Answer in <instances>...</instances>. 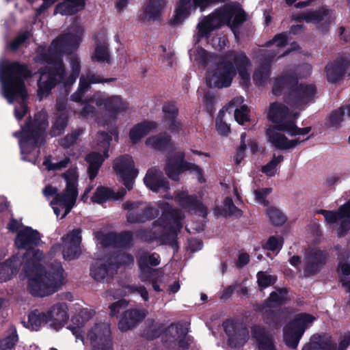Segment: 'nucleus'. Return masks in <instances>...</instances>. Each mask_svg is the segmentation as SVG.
Returning a JSON list of instances; mask_svg holds the SVG:
<instances>
[{
    "mask_svg": "<svg viewBox=\"0 0 350 350\" xmlns=\"http://www.w3.org/2000/svg\"><path fill=\"white\" fill-rule=\"evenodd\" d=\"M188 329L179 323H172L166 329V334L176 340L182 335H187Z\"/></svg>",
    "mask_w": 350,
    "mask_h": 350,
    "instance_id": "obj_59",
    "label": "nucleus"
},
{
    "mask_svg": "<svg viewBox=\"0 0 350 350\" xmlns=\"http://www.w3.org/2000/svg\"><path fill=\"white\" fill-rule=\"evenodd\" d=\"M224 111L220 110L215 120L216 129L219 134L228 136L230 133V125L224 121Z\"/></svg>",
    "mask_w": 350,
    "mask_h": 350,
    "instance_id": "obj_62",
    "label": "nucleus"
},
{
    "mask_svg": "<svg viewBox=\"0 0 350 350\" xmlns=\"http://www.w3.org/2000/svg\"><path fill=\"white\" fill-rule=\"evenodd\" d=\"M222 326L228 336V345L231 348H240L248 340V329L239 321L228 319L223 322Z\"/></svg>",
    "mask_w": 350,
    "mask_h": 350,
    "instance_id": "obj_8",
    "label": "nucleus"
},
{
    "mask_svg": "<svg viewBox=\"0 0 350 350\" xmlns=\"http://www.w3.org/2000/svg\"><path fill=\"white\" fill-rule=\"evenodd\" d=\"M349 66L350 57L346 55H340L334 62H329L325 66L327 81L332 83L339 81Z\"/></svg>",
    "mask_w": 350,
    "mask_h": 350,
    "instance_id": "obj_16",
    "label": "nucleus"
},
{
    "mask_svg": "<svg viewBox=\"0 0 350 350\" xmlns=\"http://www.w3.org/2000/svg\"><path fill=\"white\" fill-rule=\"evenodd\" d=\"M147 312L144 309L131 308L125 310L119 321L118 328L127 332L136 327L146 318Z\"/></svg>",
    "mask_w": 350,
    "mask_h": 350,
    "instance_id": "obj_19",
    "label": "nucleus"
},
{
    "mask_svg": "<svg viewBox=\"0 0 350 350\" xmlns=\"http://www.w3.org/2000/svg\"><path fill=\"white\" fill-rule=\"evenodd\" d=\"M146 144L156 150L164 152L172 147V137L165 133H159L148 137L146 140Z\"/></svg>",
    "mask_w": 350,
    "mask_h": 350,
    "instance_id": "obj_32",
    "label": "nucleus"
},
{
    "mask_svg": "<svg viewBox=\"0 0 350 350\" xmlns=\"http://www.w3.org/2000/svg\"><path fill=\"white\" fill-rule=\"evenodd\" d=\"M251 334L257 345L271 338L265 327L260 325H255L251 327Z\"/></svg>",
    "mask_w": 350,
    "mask_h": 350,
    "instance_id": "obj_58",
    "label": "nucleus"
},
{
    "mask_svg": "<svg viewBox=\"0 0 350 350\" xmlns=\"http://www.w3.org/2000/svg\"><path fill=\"white\" fill-rule=\"evenodd\" d=\"M115 192L107 187H98L93 196L92 197V201L97 204H103L109 200H113Z\"/></svg>",
    "mask_w": 350,
    "mask_h": 350,
    "instance_id": "obj_51",
    "label": "nucleus"
},
{
    "mask_svg": "<svg viewBox=\"0 0 350 350\" xmlns=\"http://www.w3.org/2000/svg\"><path fill=\"white\" fill-rule=\"evenodd\" d=\"M109 262L107 257L105 260L100 259L93 262L90 268L91 277L97 282H104L106 278L113 277L116 273Z\"/></svg>",
    "mask_w": 350,
    "mask_h": 350,
    "instance_id": "obj_26",
    "label": "nucleus"
},
{
    "mask_svg": "<svg viewBox=\"0 0 350 350\" xmlns=\"http://www.w3.org/2000/svg\"><path fill=\"white\" fill-rule=\"evenodd\" d=\"M43 252L32 247L23 256L24 270L28 278L27 290L33 297H44L59 291L64 283V269L61 262L55 260L44 268L40 263Z\"/></svg>",
    "mask_w": 350,
    "mask_h": 350,
    "instance_id": "obj_1",
    "label": "nucleus"
},
{
    "mask_svg": "<svg viewBox=\"0 0 350 350\" xmlns=\"http://www.w3.org/2000/svg\"><path fill=\"white\" fill-rule=\"evenodd\" d=\"M92 58L94 61L98 62L110 64L111 58L107 43L104 42L97 44Z\"/></svg>",
    "mask_w": 350,
    "mask_h": 350,
    "instance_id": "obj_46",
    "label": "nucleus"
},
{
    "mask_svg": "<svg viewBox=\"0 0 350 350\" xmlns=\"http://www.w3.org/2000/svg\"><path fill=\"white\" fill-rule=\"evenodd\" d=\"M49 316L46 312H39L38 310L29 312L28 315V323L31 329L38 331L42 324L49 323Z\"/></svg>",
    "mask_w": 350,
    "mask_h": 350,
    "instance_id": "obj_41",
    "label": "nucleus"
},
{
    "mask_svg": "<svg viewBox=\"0 0 350 350\" xmlns=\"http://www.w3.org/2000/svg\"><path fill=\"white\" fill-rule=\"evenodd\" d=\"M31 71L25 63L13 61L0 66V81L5 98L9 103H13L17 98L22 100L20 109H14L15 117L18 121L21 120L28 111L26 103L28 93L25 79L31 78Z\"/></svg>",
    "mask_w": 350,
    "mask_h": 350,
    "instance_id": "obj_2",
    "label": "nucleus"
},
{
    "mask_svg": "<svg viewBox=\"0 0 350 350\" xmlns=\"http://www.w3.org/2000/svg\"><path fill=\"white\" fill-rule=\"evenodd\" d=\"M116 247H129L133 242V234L131 231L116 232Z\"/></svg>",
    "mask_w": 350,
    "mask_h": 350,
    "instance_id": "obj_56",
    "label": "nucleus"
},
{
    "mask_svg": "<svg viewBox=\"0 0 350 350\" xmlns=\"http://www.w3.org/2000/svg\"><path fill=\"white\" fill-rule=\"evenodd\" d=\"M81 228H75L68 233L62 239L64 242L63 256L65 260H72L78 258L81 255L80 245L81 243Z\"/></svg>",
    "mask_w": 350,
    "mask_h": 350,
    "instance_id": "obj_14",
    "label": "nucleus"
},
{
    "mask_svg": "<svg viewBox=\"0 0 350 350\" xmlns=\"http://www.w3.org/2000/svg\"><path fill=\"white\" fill-rule=\"evenodd\" d=\"M236 75L232 62L223 59L217 63L211 79L207 80V85L219 89L230 87Z\"/></svg>",
    "mask_w": 350,
    "mask_h": 350,
    "instance_id": "obj_6",
    "label": "nucleus"
},
{
    "mask_svg": "<svg viewBox=\"0 0 350 350\" xmlns=\"http://www.w3.org/2000/svg\"><path fill=\"white\" fill-rule=\"evenodd\" d=\"M113 168L116 175L121 178L125 187L129 191L131 190L138 174V170L135 168L132 157L125 154L117 157L113 161Z\"/></svg>",
    "mask_w": 350,
    "mask_h": 350,
    "instance_id": "obj_7",
    "label": "nucleus"
},
{
    "mask_svg": "<svg viewBox=\"0 0 350 350\" xmlns=\"http://www.w3.org/2000/svg\"><path fill=\"white\" fill-rule=\"evenodd\" d=\"M345 107L341 106L337 109L333 110L329 115L327 120V126L329 128L339 129L344 120Z\"/></svg>",
    "mask_w": 350,
    "mask_h": 350,
    "instance_id": "obj_49",
    "label": "nucleus"
},
{
    "mask_svg": "<svg viewBox=\"0 0 350 350\" xmlns=\"http://www.w3.org/2000/svg\"><path fill=\"white\" fill-rule=\"evenodd\" d=\"M57 80L50 77L43 71L40 72V78L38 81V96L40 100L44 97H47L57 84Z\"/></svg>",
    "mask_w": 350,
    "mask_h": 350,
    "instance_id": "obj_33",
    "label": "nucleus"
},
{
    "mask_svg": "<svg viewBox=\"0 0 350 350\" xmlns=\"http://www.w3.org/2000/svg\"><path fill=\"white\" fill-rule=\"evenodd\" d=\"M275 126L269 127L266 131L269 142L279 150H287L288 138L283 134L278 133Z\"/></svg>",
    "mask_w": 350,
    "mask_h": 350,
    "instance_id": "obj_37",
    "label": "nucleus"
},
{
    "mask_svg": "<svg viewBox=\"0 0 350 350\" xmlns=\"http://www.w3.org/2000/svg\"><path fill=\"white\" fill-rule=\"evenodd\" d=\"M288 37L287 32H282L275 34L271 40L267 41L265 46L269 47L273 44H275L279 48L284 47L287 45Z\"/></svg>",
    "mask_w": 350,
    "mask_h": 350,
    "instance_id": "obj_64",
    "label": "nucleus"
},
{
    "mask_svg": "<svg viewBox=\"0 0 350 350\" xmlns=\"http://www.w3.org/2000/svg\"><path fill=\"white\" fill-rule=\"evenodd\" d=\"M185 154L181 152L175 153L172 157L167 158L165 166V172L170 179L178 180L179 175L186 171Z\"/></svg>",
    "mask_w": 350,
    "mask_h": 350,
    "instance_id": "obj_21",
    "label": "nucleus"
},
{
    "mask_svg": "<svg viewBox=\"0 0 350 350\" xmlns=\"http://www.w3.org/2000/svg\"><path fill=\"white\" fill-rule=\"evenodd\" d=\"M179 205L184 209L202 217L207 216V208L196 195H187L180 193L176 196Z\"/></svg>",
    "mask_w": 350,
    "mask_h": 350,
    "instance_id": "obj_22",
    "label": "nucleus"
},
{
    "mask_svg": "<svg viewBox=\"0 0 350 350\" xmlns=\"http://www.w3.org/2000/svg\"><path fill=\"white\" fill-rule=\"evenodd\" d=\"M299 83V77L295 71L284 70L275 78L272 92L276 96L291 93Z\"/></svg>",
    "mask_w": 350,
    "mask_h": 350,
    "instance_id": "obj_13",
    "label": "nucleus"
},
{
    "mask_svg": "<svg viewBox=\"0 0 350 350\" xmlns=\"http://www.w3.org/2000/svg\"><path fill=\"white\" fill-rule=\"evenodd\" d=\"M310 23L319 25L318 29L323 32L329 31L332 23L330 10L326 8L321 7L317 10L309 12Z\"/></svg>",
    "mask_w": 350,
    "mask_h": 350,
    "instance_id": "obj_29",
    "label": "nucleus"
},
{
    "mask_svg": "<svg viewBox=\"0 0 350 350\" xmlns=\"http://www.w3.org/2000/svg\"><path fill=\"white\" fill-rule=\"evenodd\" d=\"M288 290L286 288H278L276 291H272L269 297L258 306L257 311H262L265 308H272L273 304L280 306L288 301Z\"/></svg>",
    "mask_w": 350,
    "mask_h": 350,
    "instance_id": "obj_30",
    "label": "nucleus"
},
{
    "mask_svg": "<svg viewBox=\"0 0 350 350\" xmlns=\"http://www.w3.org/2000/svg\"><path fill=\"white\" fill-rule=\"evenodd\" d=\"M233 17L234 18L232 20L230 26L231 29L234 31L235 29H239L247 19V13L243 10L239 3H237Z\"/></svg>",
    "mask_w": 350,
    "mask_h": 350,
    "instance_id": "obj_54",
    "label": "nucleus"
},
{
    "mask_svg": "<svg viewBox=\"0 0 350 350\" xmlns=\"http://www.w3.org/2000/svg\"><path fill=\"white\" fill-rule=\"evenodd\" d=\"M68 308L65 303H58L53 306L47 312L51 326L55 329L62 327L68 319Z\"/></svg>",
    "mask_w": 350,
    "mask_h": 350,
    "instance_id": "obj_25",
    "label": "nucleus"
},
{
    "mask_svg": "<svg viewBox=\"0 0 350 350\" xmlns=\"http://www.w3.org/2000/svg\"><path fill=\"white\" fill-rule=\"evenodd\" d=\"M159 211L158 208L150 206H146L144 208H138L126 215V221L129 224H144L148 221H151L158 217Z\"/></svg>",
    "mask_w": 350,
    "mask_h": 350,
    "instance_id": "obj_24",
    "label": "nucleus"
},
{
    "mask_svg": "<svg viewBox=\"0 0 350 350\" xmlns=\"http://www.w3.org/2000/svg\"><path fill=\"white\" fill-rule=\"evenodd\" d=\"M165 4V0H149L144 14L149 20H158L161 15V11Z\"/></svg>",
    "mask_w": 350,
    "mask_h": 350,
    "instance_id": "obj_40",
    "label": "nucleus"
},
{
    "mask_svg": "<svg viewBox=\"0 0 350 350\" xmlns=\"http://www.w3.org/2000/svg\"><path fill=\"white\" fill-rule=\"evenodd\" d=\"M219 1V0H178L170 24L178 25L182 21L189 17L192 10L200 8L201 12H204L206 8Z\"/></svg>",
    "mask_w": 350,
    "mask_h": 350,
    "instance_id": "obj_9",
    "label": "nucleus"
},
{
    "mask_svg": "<svg viewBox=\"0 0 350 350\" xmlns=\"http://www.w3.org/2000/svg\"><path fill=\"white\" fill-rule=\"evenodd\" d=\"M46 124L44 120H38L35 115L33 120L28 118L21 130L14 133V136L18 139L22 154H29L34 148L44 144Z\"/></svg>",
    "mask_w": 350,
    "mask_h": 350,
    "instance_id": "obj_4",
    "label": "nucleus"
},
{
    "mask_svg": "<svg viewBox=\"0 0 350 350\" xmlns=\"http://www.w3.org/2000/svg\"><path fill=\"white\" fill-rule=\"evenodd\" d=\"M18 340L16 329L14 326H12L8 330V335L0 340V350H8L14 348Z\"/></svg>",
    "mask_w": 350,
    "mask_h": 350,
    "instance_id": "obj_50",
    "label": "nucleus"
},
{
    "mask_svg": "<svg viewBox=\"0 0 350 350\" xmlns=\"http://www.w3.org/2000/svg\"><path fill=\"white\" fill-rule=\"evenodd\" d=\"M289 115V109L285 105L274 102L272 103L269 109L267 118L268 119L275 124L273 126L278 129L279 131H282L279 129V126L284 125L289 121H292L293 119L288 118Z\"/></svg>",
    "mask_w": 350,
    "mask_h": 350,
    "instance_id": "obj_23",
    "label": "nucleus"
},
{
    "mask_svg": "<svg viewBox=\"0 0 350 350\" xmlns=\"http://www.w3.org/2000/svg\"><path fill=\"white\" fill-rule=\"evenodd\" d=\"M159 206L162 210L161 215L152 223V226L161 227L163 232L158 237L154 232V238L159 239L162 244L178 247V233L183 228L180 211L173 208L166 202L161 203Z\"/></svg>",
    "mask_w": 350,
    "mask_h": 350,
    "instance_id": "obj_3",
    "label": "nucleus"
},
{
    "mask_svg": "<svg viewBox=\"0 0 350 350\" xmlns=\"http://www.w3.org/2000/svg\"><path fill=\"white\" fill-rule=\"evenodd\" d=\"M158 123L153 120H144L134 125L129 131L131 142L135 144L151 131H155Z\"/></svg>",
    "mask_w": 350,
    "mask_h": 350,
    "instance_id": "obj_28",
    "label": "nucleus"
},
{
    "mask_svg": "<svg viewBox=\"0 0 350 350\" xmlns=\"http://www.w3.org/2000/svg\"><path fill=\"white\" fill-rule=\"evenodd\" d=\"M267 215L271 224L276 226L283 225L286 221V217L275 207H270L267 209Z\"/></svg>",
    "mask_w": 350,
    "mask_h": 350,
    "instance_id": "obj_57",
    "label": "nucleus"
},
{
    "mask_svg": "<svg viewBox=\"0 0 350 350\" xmlns=\"http://www.w3.org/2000/svg\"><path fill=\"white\" fill-rule=\"evenodd\" d=\"M328 253L325 250L313 248L306 255L304 275L310 278L318 274L327 262Z\"/></svg>",
    "mask_w": 350,
    "mask_h": 350,
    "instance_id": "obj_12",
    "label": "nucleus"
},
{
    "mask_svg": "<svg viewBox=\"0 0 350 350\" xmlns=\"http://www.w3.org/2000/svg\"><path fill=\"white\" fill-rule=\"evenodd\" d=\"M52 44L56 45L64 53L77 47V37L72 33L59 35L52 41Z\"/></svg>",
    "mask_w": 350,
    "mask_h": 350,
    "instance_id": "obj_35",
    "label": "nucleus"
},
{
    "mask_svg": "<svg viewBox=\"0 0 350 350\" xmlns=\"http://www.w3.org/2000/svg\"><path fill=\"white\" fill-rule=\"evenodd\" d=\"M150 323L148 329L145 330L143 333V336L147 340H152L159 338L163 332V325L161 323H154V319H148Z\"/></svg>",
    "mask_w": 350,
    "mask_h": 350,
    "instance_id": "obj_55",
    "label": "nucleus"
},
{
    "mask_svg": "<svg viewBox=\"0 0 350 350\" xmlns=\"http://www.w3.org/2000/svg\"><path fill=\"white\" fill-rule=\"evenodd\" d=\"M257 283L259 288L264 289L275 284L276 278L267 274L264 271H258L256 274Z\"/></svg>",
    "mask_w": 350,
    "mask_h": 350,
    "instance_id": "obj_60",
    "label": "nucleus"
},
{
    "mask_svg": "<svg viewBox=\"0 0 350 350\" xmlns=\"http://www.w3.org/2000/svg\"><path fill=\"white\" fill-rule=\"evenodd\" d=\"M107 158L105 157L104 154H101L95 151L90 152L86 155L85 161L88 163V173L91 180L96 177L101 165Z\"/></svg>",
    "mask_w": 350,
    "mask_h": 350,
    "instance_id": "obj_31",
    "label": "nucleus"
},
{
    "mask_svg": "<svg viewBox=\"0 0 350 350\" xmlns=\"http://www.w3.org/2000/svg\"><path fill=\"white\" fill-rule=\"evenodd\" d=\"M51 65V66L46 68L43 72L50 77L57 80V83H62L66 76V68L63 60Z\"/></svg>",
    "mask_w": 350,
    "mask_h": 350,
    "instance_id": "obj_42",
    "label": "nucleus"
},
{
    "mask_svg": "<svg viewBox=\"0 0 350 350\" xmlns=\"http://www.w3.org/2000/svg\"><path fill=\"white\" fill-rule=\"evenodd\" d=\"M112 135H116L118 137V132L115 129L111 131L110 134L105 131H100L98 133L97 145L103 148L105 157H109V150Z\"/></svg>",
    "mask_w": 350,
    "mask_h": 350,
    "instance_id": "obj_48",
    "label": "nucleus"
},
{
    "mask_svg": "<svg viewBox=\"0 0 350 350\" xmlns=\"http://www.w3.org/2000/svg\"><path fill=\"white\" fill-rule=\"evenodd\" d=\"M92 350H113L111 331L109 325L96 323L88 333Z\"/></svg>",
    "mask_w": 350,
    "mask_h": 350,
    "instance_id": "obj_11",
    "label": "nucleus"
},
{
    "mask_svg": "<svg viewBox=\"0 0 350 350\" xmlns=\"http://www.w3.org/2000/svg\"><path fill=\"white\" fill-rule=\"evenodd\" d=\"M144 183L154 192H158L160 190L166 192L170 189L169 181L163 176L162 172L157 168H150L147 171L144 178Z\"/></svg>",
    "mask_w": 350,
    "mask_h": 350,
    "instance_id": "obj_20",
    "label": "nucleus"
},
{
    "mask_svg": "<svg viewBox=\"0 0 350 350\" xmlns=\"http://www.w3.org/2000/svg\"><path fill=\"white\" fill-rule=\"evenodd\" d=\"M260 312H262V318L266 324L273 327H277L281 325L282 315L280 310L265 308Z\"/></svg>",
    "mask_w": 350,
    "mask_h": 350,
    "instance_id": "obj_43",
    "label": "nucleus"
},
{
    "mask_svg": "<svg viewBox=\"0 0 350 350\" xmlns=\"http://www.w3.org/2000/svg\"><path fill=\"white\" fill-rule=\"evenodd\" d=\"M62 177L66 181V189L63 193H60L56 196L55 198L76 201L78 197V173L76 169L70 168L66 171Z\"/></svg>",
    "mask_w": 350,
    "mask_h": 350,
    "instance_id": "obj_18",
    "label": "nucleus"
},
{
    "mask_svg": "<svg viewBox=\"0 0 350 350\" xmlns=\"http://www.w3.org/2000/svg\"><path fill=\"white\" fill-rule=\"evenodd\" d=\"M107 258L110 262L109 265L112 266L116 273L121 267L129 266L134 263L133 256L126 252H115L107 256Z\"/></svg>",
    "mask_w": 350,
    "mask_h": 350,
    "instance_id": "obj_34",
    "label": "nucleus"
},
{
    "mask_svg": "<svg viewBox=\"0 0 350 350\" xmlns=\"http://www.w3.org/2000/svg\"><path fill=\"white\" fill-rule=\"evenodd\" d=\"M41 241L40 232L31 227L26 226L18 231L15 239L14 244L19 249L28 250L36 247Z\"/></svg>",
    "mask_w": 350,
    "mask_h": 350,
    "instance_id": "obj_17",
    "label": "nucleus"
},
{
    "mask_svg": "<svg viewBox=\"0 0 350 350\" xmlns=\"http://www.w3.org/2000/svg\"><path fill=\"white\" fill-rule=\"evenodd\" d=\"M69 115L68 111L56 113L50 134L52 137L61 135L68 126Z\"/></svg>",
    "mask_w": 350,
    "mask_h": 350,
    "instance_id": "obj_38",
    "label": "nucleus"
},
{
    "mask_svg": "<svg viewBox=\"0 0 350 350\" xmlns=\"http://www.w3.org/2000/svg\"><path fill=\"white\" fill-rule=\"evenodd\" d=\"M63 54L61 49L51 43V46L47 51L43 50L39 53L37 57L40 62L51 65L63 60L62 58Z\"/></svg>",
    "mask_w": 350,
    "mask_h": 350,
    "instance_id": "obj_36",
    "label": "nucleus"
},
{
    "mask_svg": "<svg viewBox=\"0 0 350 350\" xmlns=\"http://www.w3.org/2000/svg\"><path fill=\"white\" fill-rule=\"evenodd\" d=\"M315 319L316 318L310 314L304 312L297 314L284 329L285 345L291 349H297L308 325Z\"/></svg>",
    "mask_w": 350,
    "mask_h": 350,
    "instance_id": "obj_5",
    "label": "nucleus"
},
{
    "mask_svg": "<svg viewBox=\"0 0 350 350\" xmlns=\"http://www.w3.org/2000/svg\"><path fill=\"white\" fill-rule=\"evenodd\" d=\"M96 105L103 107L113 118L122 113L126 112L129 108V103L124 100L120 96L113 95L106 98L98 97L96 99Z\"/></svg>",
    "mask_w": 350,
    "mask_h": 350,
    "instance_id": "obj_15",
    "label": "nucleus"
},
{
    "mask_svg": "<svg viewBox=\"0 0 350 350\" xmlns=\"http://www.w3.org/2000/svg\"><path fill=\"white\" fill-rule=\"evenodd\" d=\"M279 129L282 131L286 132L291 136L305 135L308 134L312 129L310 126H306L304 128L298 127L296 125L295 121L294 120L286 122L284 125L279 126Z\"/></svg>",
    "mask_w": 350,
    "mask_h": 350,
    "instance_id": "obj_45",
    "label": "nucleus"
},
{
    "mask_svg": "<svg viewBox=\"0 0 350 350\" xmlns=\"http://www.w3.org/2000/svg\"><path fill=\"white\" fill-rule=\"evenodd\" d=\"M284 157L282 155H278L277 157L273 155L272 159L266 165L262 166V172L268 176H274L277 165L281 163Z\"/></svg>",
    "mask_w": 350,
    "mask_h": 350,
    "instance_id": "obj_61",
    "label": "nucleus"
},
{
    "mask_svg": "<svg viewBox=\"0 0 350 350\" xmlns=\"http://www.w3.org/2000/svg\"><path fill=\"white\" fill-rule=\"evenodd\" d=\"M226 57L230 59L237 71L250 66V59L243 51H230L227 53Z\"/></svg>",
    "mask_w": 350,
    "mask_h": 350,
    "instance_id": "obj_39",
    "label": "nucleus"
},
{
    "mask_svg": "<svg viewBox=\"0 0 350 350\" xmlns=\"http://www.w3.org/2000/svg\"><path fill=\"white\" fill-rule=\"evenodd\" d=\"M224 25L220 16L216 14V10H215L204 17L203 21L198 25V35L201 38H207L213 31L219 29Z\"/></svg>",
    "mask_w": 350,
    "mask_h": 350,
    "instance_id": "obj_27",
    "label": "nucleus"
},
{
    "mask_svg": "<svg viewBox=\"0 0 350 350\" xmlns=\"http://www.w3.org/2000/svg\"><path fill=\"white\" fill-rule=\"evenodd\" d=\"M162 111L163 113V119L178 118L179 109L174 102H165L162 106Z\"/></svg>",
    "mask_w": 350,
    "mask_h": 350,
    "instance_id": "obj_63",
    "label": "nucleus"
},
{
    "mask_svg": "<svg viewBox=\"0 0 350 350\" xmlns=\"http://www.w3.org/2000/svg\"><path fill=\"white\" fill-rule=\"evenodd\" d=\"M317 89L313 84H297L291 93L284 95V101L290 107L298 109L314 100Z\"/></svg>",
    "mask_w": 350,
    "mask_h": 350,
    "instance_id": "obj_10",
    "label": "nucleus"
},
{
    "mask_svg": "<svg viewBox=\"0 0 350 350\" xmlns=\"http://www.w3.org/2000/svg\"><path fill=\"white\" fill-rule=\"evenodd\" d=\"M85 323L83 320L82 317L79 314H77L72 317L71 323L69 324L67 328L71 331L72 334L76 337L77 339H79L82 341L84 340L83 327Z\"/></svg>",
    "mask_w": 350,
    "mask_h": 350,
    "instance_id": "obj_44",
    "label": "nucleus"
},
{
    "mask_svg": "<svg viewBox=\"0 0 350 350\" xmlns=\"http://www.w3.org/2000/svg\"><path fill=\"white\" fill-rule=\"evenodd\" d=\"M271 70L269 66L262 65L253 74V80L256 85H264L269 78Z\"/></svg>",
    "mask_w": 350,
    "mask_h": 350,
    "instance_id": "obj_52",
    "label": "nucleus"
},
{
    "mask_svg": "<svg viewBox=\"0 0 350 350\" xmlns=\"http://www.w3.org/2000/svg\"><path fill=\"white\" fill-rule=\"evenodd\" d=\"M83 133V129L78 128L73 130L70 133L67 134L59 141V145L65 149L74 146L78 138Z\"/></svg>",
    "mask_w": 350,
    "mask_h": 350,
    "instance_id": "obj_53",
    "label": "nucleus"
},
{
    "mask_svg": "<svg viewBox=\"0 0 350 350\" xmlns=\"http://www.w3.org/2000/svg\"><path fill=\"white\" fill-rule=\"evenodd\" d=\"M236 7L237 3H226L215 10L216 14L220 16L224 25H230Z\"/></svg>",
    "mask_w": 350,
    "mask_h": 350,
    "instance_id": "obj_47",
    "label": "nucleus"
}]
</instances>
